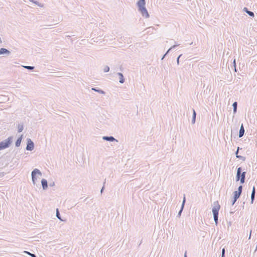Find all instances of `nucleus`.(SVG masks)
<instances>
[{
  "label": "nucleus",
  "instance_id": "nucleus-40",
  "mask_svg": "<svg viewBox=\"0 0 257 257\" xmlns=\"http://www.w3.org/2000/svg\"><path fill=\"white\" fill-rule=\"evenodd\" d=\"M186 253H187L186 251H185V254H184V257H187Z\"/></svg>",
  "mask_w": 257,
  "mask_h": 257
},
{
  "label": "nucleus",
  "instance_id": "nucleus-1",
  "mask_svg": "<svg viewBox=\"0 0 257 257\" xmlns=\"http://www.w3.org/2000/svg\"><path fill=\"white\" fill-rule=\"evenodd\" d=\"M146 1L145 0H139L137 2V6L138 7V11L141 13L142 15L146 18L149 17V14L148 11L145 7Z\"/></svg>",
  "mask_w": 257,
  "mask_h": 257
},
{
  "label": "nucleus",
  "instance_id": "nucleus-42",
  "mask_svg": "<svg viewBox=\"0 0 257 257\" xmlns=\"http://www.w3.org/2000/svg\"><path fill=\"white\" fill-rule=\"evenodd\" d=\"M87 199H88V198H87H87H86L85 199V200H84V201H86L87 200Z\"/></svg>",
  "mask_w": 257,
  "mask_h": 257
},
{
  "label": "nucleus",
  "instance_id": "nucleus-8",
  "mask_svg": "<svg viewBox=\"0 0 257 257\" xmlns=\"http://www.w3.org/2000/svg\"><path fill=\"white\" fill-rule=\"evenodd\" d=\"M185 202H186L185 195L184 194V197H183V199L181 207V209H180V211H179V212L178 213V216H179V217H180L181 216L182 212V211H183V210L184 209V207Z\"/></svg>",
  "mask_w": 257,
  "mask_h": 257
},
{
  "label": "nucleus",
  "instance_id": "nucleus-32",
  "mask_svg": "<svg viewBox=\"0 0 257 257\" xmlns=\"http://www.w3.org/2000/svg\"><path fill=\"white\" fill-rule=\"evenodd\" d=\"M33 3H34L35 4H36V5L38 6H40V7H41V5L39 4V3L37 1H34Z\"/></svg>",
  "mask_w": 257,
  "mask_h": 257
},
{
  "label": "nucleus",
  "instance_id": "nucleus-7",
  "mask_svg": "<svg viewBox=\"0 0 257 257\" xmlns=\"http://www.w3.org/2000/svg\"><path fill=\"white\" fill-rule=\"evenodd\" d=\"M102 139L104 141H108L110 142L114 141L118 142V141L112 136H104L102 137Z\"/></svg>",
  "mask_w": 257,
  "mask_h": 257
},
{
  "label": "nucleus",
  "instance_id": "nucleus-31",
  "mask_svg": "<svg viewBox=\"0 0 257 257\" xmlns=\"http://www.w3.org/2000/svg\"><path fill=\"white\" fill-rule=\"evenodd\" d=\"M105 182H104L103 183V187H102V188L101 189V190H100V193H101V194H102V193H103V190H104V184H105Z\"/></svg>",
  "mask_w": 257,
  "mask_h": 257
},
{
  "label": "nucleus",
  "instance_id": "nucleus-18",
  "mask_svg": "<svg viewBox=\"0 0 257 257\" xmlns=\"http://www.w3.org/2000/svg\"><path fill=\"white\" fill-rule=\"evenodd\" d=\"M232 107H233V113L235 114L237 111V102L236 101H235L233 103Z\"/></svg>",
  "mask_w": 257,
  "mask_h": 257
},
{
  "label": "nucleus",
  "instance_id": "nucleus-22",
  "mask_svg": "<svg viewBox=\"0 0 257 257\" xmlns=\"http://www.w3.org/2000/svg\"><path fill=\"white\" fill-rule=\"evenodd\" d=\"M56 216L59 220H63L61 218L60 214L58 208L56 209Z\"/></svg>",
  "mask_w": 257,
  "mask_h": 257
},
{
  "label": "nucleus",
  "instance_id": "nucleus-3",
  "mask_svg": "<svg viewBox=\"0 0 257 257\" xmlns=\"http://www.w3.org/2000/svg\"><path fill=\"white\" fill-rule=\"evenodd\" d=\"M220 206L217 201L214 202L213 206L212 209L214 220L215 224L217 225L218 223V212Z\"/></svg>",
  "mask_w": 257,
  "mask_h": 257
},
{
  "label": "nucleus",
  "instance_id": "nucleus-43",
  "mask_svg": "<svg viewBox=\"0 0 257 257\" xmlns=\"http://www.w3.org/2000/svg\"><path fill=\"white\" fill-rule=\"evenodd\" d=\"M142 241H141L140 242V243L139 245L142 243Z\"/></svg>",
  "mask_w": 257,
  "mask_h": 257
},
{
  "label": "nucleus",
  "instance_id": "nucleus-6",
  "mask_svg": "<svg viewBox=\"0 0 257 257\" xmlns=\"http://www.w3.org/2000/svg\"><path fill=\"white\" fill-rule=\"evenodd\" d=\"M34 149V143L31 139L28 138L27 139V147L26 150L27 151H32Z\"/></svg>",
  "mask_w": 257,
  "mask_h": 257
},
{
  "label": "nucleus",
  "instance_id": "nucleus-29",
  "mask_svg": "<svg viewBox=\"0 0 257 257\" xmlns=\"http://www.w3.org/2000/svg\"><path fill=\"white\" fill-rule=\"evenodd\" d=\"M182 54H180L177 58V63L178 65L179 64V59L182 56Z\"/></svg>",
  "mask_w": 257,
  "mask_h": 257
},
{
  "label": "nucleus",
  "instance_id": "nucleus-4",
  "mask_svg": "<svg viewBox=\"0 0 257 257\" xmlns=\"http://www.w3.org/2000/svg\"><path fill=\"white\" fill-rule=\"evenodd\" d=\"M13 137H8L7 139L0 142V151L8 148L10 147L13 142Z\"/></svg>",
  "mask_w": 257,
  "mask_h": 257
},
{
  "label": "nucleus",
  "instance_id": "nucleus-5",
  "mask_svg": "<svg viewBox=\"0 0 257 257\" xmlns=\"http://www.w3.org/2000/svg\"><path fill=\"white\" fill-rule=\"evenodd\" d=\"M37 175L41 176L42 173L38 169L35 168L32 171V173H31L32 180L33 182V184L34 185L36 184V181H37L36 175Z\"/></svg>",
  "mask_w": 257,
  "mask_h": 257
},
{
  "label": "nucleus",
  "instance_id": "nucleus-21",
  "mask_svg": "<svg viewBox=\"0 0 257 257\" xmlns=\"http://www.w3.org/2000/svg\"><path fill=\"white\" fill-rule=\"evenodd\" d=\"M179 45V44H176V45H174L172 46L166 52L167 54H168L170 52V51H171L173 49H174L175 48H176L177 46H178Z\"/></svg>",
  "mask_w": 257,
  "mask_h": 257
},
{
  "label": "nucleus",
  "instance_id": "nucleus-10",
  "mask_svg": "<svg viewBox=\"0 0 257 257\" xmlns=\"http://www.w3.org/2000/svg\"><path fill=\"white\" fill-rule=\"evenodd\" d=\"M244 131H244L243 124L242 123L241 124V126H240V127L239 129V134H238L239 138H241L243 137V136L244 134Z\"/></svg>",
  "mask_w": 257,
  "mask_h": 257
},
{
  "label": "nucleus",
  "instance_id": "nucleus-9",
  "mask_svg": "<svg viewBox=\"0 0 257 257\" xmlns=\"http://www.w3.org/2000/svg\"><path fill=\"white\" fill-rule=\"evenodd\" d=\"M42 186L43 190H46L48 188V182L46 179H42L41 180Z\"/></svg>",
  "mask_w": 257,
  "mask_h": 257
},
{
  "label": "nucleus",
  "instance_id": "nucleus-16",
  "mask_svg": "<svg viewBox=\"0 0 257 257\" xmlns=\"http://www.w3.org/2000/svg\"><path fill=\"white\" fill-rule=\"evenodd\" d=\"M22 135L19 137L16 141V143H15V145H16V147H19L21 145V142H22Z\"/></svg>",
  "mask_w": 257,
  "mask_h": 257
},
{
  "label": "nucleus",
  "instance_id": "nucleus-25",
  "mask_svg": "<svg viewBox=\"0 0 257 257\" xmlns=\"http://www.w3.org/2000/svg\"><path fill=\"white\" fill-rule=\"evenodd\" d=\"M255 199V195L251 194V202L250 203L252 204Z\"/></svg>",
  "mask_w": 257,
  "mask_h": 257
},
{
  "label": "nucleus",
  "instance_id": "nucleus-36",
  "mask_svg": "<svg viewBox=\"0 0 257 257\" xmlns=\"http://www.w3.org/2000/svg\"><path fill=\"white\" fill-rule=\"evenodd\" d=\"M168 54H167V53H166L163 56V57L162 58V60H163L166 56V55H167Z\"/></svg>",
  "mask_w": 257,
  "mask_h": 257
},
{
  "label": "nucleus",
  "instance_id": "nucleus-30",
  "mask_svg": "<svg viewBox=\"0 0 257 257\" xmlns=\"http://www.w3.org/2000/svg\"><path fill=\"white\" fill-rule=\"evenodd\" d=\"M255 187L253 186L251 194L255 195Z\"/></svg>",
  "mask_w": 257,
  "mask_h": 257
},
{
  "label": "nucleus",
  "instance_id": "nucleus-34",
  "mask_svg": "<svg viewBox=\"0 0 257 257\" xmlns=\"http://www.w3.org/2000/svg\"><path fill=\"white\" fill-rule=\"evenodd\" d=\"M239 150V147H238L236 151L235 152L236 156H237V155H238V154Z\"/></svg>",
  "mask_w": 257,
  "mask_h": 257
},
{
  "label": "nucleus",
  "instance_id": "nucleus-41",
  "mask_svg": "<svg viewBox=\"0 0 257 257\" xmlns=\"http://www.w3.org/2000/svg\"><path fill=\"white\" fill-rule=\"evenodd\" d=\"M30 2L33 3L34 0H29Z\"/></svg>",
  "mask_w": 257,
  "mask_h": 257
},
{
  "label": "nucleus",
  "instance_id": "nucleus-28",
  "mask_svg": "<svg viewBox=\"0 0 257 257\" xmlns=\"http://www.w3.org/2000/svg\"><path fill=\"white\" fill-rule=\"evenodd\" d=\"M25 252L26 253H27V254H29L31 257H37L36 254H35L34 253H30V252H28V251H25Z\"/></svg>",
  "mask_w": 257,
  "mask_h": 257
},
{
  "label": "nucleus",
  "instance_id": "nucleus-17",
  "mask_svg": "<svg viewBox=\"0 0 257 257\" xmlns=\"http://www.w3.org/2000/svg\"><path fill=\"white\" fill-rule=\"evenodd\" d=\"M193 110V115H192V123L194 124L195 123L196 121V113L195 110L194 109H192Z\"/></svg>",
  "mask_w": 257,
  "mask_h": 257
},
{
  "label": "nucleus",
  "instance_id": "nucleus-26",
  "mask_svg": "<svg viewBox=\"0 0 257 257\" xmlns=\"http://www.w3.org/2000/svg\"><path fill=\"white\" fill-rule=\"evenodd\" d=\"M225 248H223L222 249V251H221V257H225Z\"/></svg>",
  "mask_w": 257,
  "mask_h": 257
},
{
  "label": "nucleus",
  "instance_id": "nucleus-39",
  "mask_svg": "<svg viewBox=\"0 0 257 257\" xmlns=\"http://www.w3.org/2000/svg\"><path fill=\"white\" fill-rule=\"evenodd\" d=\"M251 233V230H250V235H249V239L250 238Z\"/></svg>",
  "mask_w": 257,
  "mask_h": 257
},
{
  "label": "nucleus",
  "instance_id": "nucleus-2",
  "mask_svg": "<svg viewBox=\"0 0 257 257\" xmlns=\"http://www.w3.org/2000/svg\"><path fill=\"white\" fill-rule=\"evenodd\" d=\"M246 172L245 171L242 172L241 167H239L237 168L235 180L236 182L240 181V183L243 184L245 183V176Z\"/></svg>",
  "mask_w": 257,
  "mask_h": 257
},
{
  "label": "nucleus",
  "instance_id": "nucleus-23",
  "mask_svg": "<svg viewBox=\"0 0 257 257\" xmlns=\"http://www.w3.org/2000/svg\"><path fill=\"white\" fill-rule=\"evenodd\" d=\"M25 68L29 70H33L34 69V66H23Z\"/></svg>",
  "mask_w": 257,
  "mask_h": 257
},
{
  "label": "nucleus",
  "instance_id": "nucleus-38",
  "mask_svg": "<svg viewBox=\"0 0 257 257\" xmlns=\"http://www.w3.org/2000/svg\"><path fill=\"white\" fill-rule=\"evenodd\" d=\"M168 54H167V53H166L163 56V57L162 58V60H163L166 56V55H167Z\"/></svg>",
  "mask_w": 257,
  "mask_h": 257
},
{
  "label": "nucleus",
  "instance_id": "nucleus-33",
  "mask_svg": "<svg viewBox=\"0 0 257 257\" xmlns=\"http://www.w3.org/2000/svg\"><path fill=\"white\" fill-rule=\"evenodd\" d=\"M233 66L234 67V69H235V71H236V63H235V59L233 61Z\"/></svg>",
  "mask_w": 257,
  "mask_h": 257
},
{
  "label": "nucleus",
  "instance_id": "nucleus-15",
  "mask_svg": "<svg viewBox=\"0 0 257 257\" xmlns=\"http://www.w3.org/2000/svg\"><path fill=\"white\" fill-rule=\"evenodd\" d=\"M91 90L93 91H94L95 92H97L99 93H100V94H105V92L103 90H102L99 88H96V87H93L91 88Z\"/></svg>",
  "mask_w": 257,
  "mask_h": 257
},
{
  "label": "nucleus",
  "instance_id": "nucleus-24",
  "mask_svg": "<svg viewBox=\"0 0 257 257\" xmlns=\"http://www.w3.org/2000/svg\"><path fill=\"white\" fill-rule=\"evenodd\" d=\"M109 67L108 66H105L104 68V72H108L109 71Z\"/></svg>",
  "mask_w": 257,
  "mask_h": 257
},
{
  "label": "nucleus",
  "instance_id": "nucleus-12",
  "mask_svg": "<svg viewBox=\"0 0 257 257\" xmlns=\"http://www.w3.org/2000/svg\"><path fill=\"white\" fill-rule=\"evenodd\" d=\"M240 196V195L233 192V199L232 201V205H233L234 204L237 200L239 198Z\"/></svg>",
  "mask_w": 257,
  "mask_h": 257
},
{
  "label": "nucleus",
  "instance_id": "nucleus-19",
  "mask_svg": "<svg viewBox=\"0 0 257 257\" xmlns=\"http://www.w3.org/2000/svg\"><path fill=\"white\" fill-rule=\"evenodd\" d=\"M242 191V186L240 185L238 186L237 190L234 191V192L241 195Z\"/></svg>",
  "mask_w": 257,
  "mask_h": 257
},
{
  "label": "nucleus",
  "instance_id": "nucleus-13",
  "mask_svg": "<svg viewBox=\"0 0 257 257\" xmlns=\"http://www.w3.org/2000/svg\"><path fill=\"white\" fill-rule=\"evenodd\" d=\"M243 12L247 13L250 17H254V13L251 11H249L247 8L244 7L243 9Z\"/></svg>",
  "mask_w": 257,
  "mask_h": 257
},
{
  "label": "nucleus",
  "instance_id": "nucleus-35",
  "mask_svg": "<svg viewBox=\"0 0 257 257\" xmlns=\"http://www.w3.org/2000/svg\"><path fill=\"white\" fill-rule=\"evenodd\" d=\"M54 185H55V183H54V182L50 183L49 184V186H50V187H53V186H54Z\"/></svg>",
  "mask_w": 257,
  "mask_h": 257
},
{
  "label": "nucleus",
  "instance_id": "nucleus-37",
  "mask_svg": "<svg viewBox=\"0 0 257 257\" xmlns=\"http://www.w3.org/2000/svg\"><path fill=\"white\" fill-rule=\"evenodd\" d=\"M168 54H167V53H166L163 56V57L162 58V60H163L166 56V55H167Z\"/></svg>",
  "mask_w": 257,
  "mask_h": 257
},
{
  "label": "nucleus",
  "instance_id": "nucleus-27",
  "mask_svg": "<svg viewBox=\"0 0 257 257\" xmlns=\"http://www.w3.org/2000/svg\"><path fill=\"white\" fill-rule=\"evenodd\" d=\"M236 157L237 158H238V159L242 160L243 161H244L245 159V158L244 157H243V156H240V155H237V156H236Z\"/></svg>",
  "mask_w": 257,
  "mask_h": 257
},
{
  "label": "nucleus",
  "instance_id": "nucleus-20",
  "mask_svg": "<svg viewBox=\"0 0 257 257\" xmlns=\"http://www.w3.org/2000/svg\"><path fill=\"white\" fill-rule=\"evenodd\" d=\"M24 130V125L23 124H19L18 126V133L22 132Z\"/></svg>",
  "mask_w": 257,
  "mask_h": 257
},
{
  "label": "nucleus",
  "instance_id": "nucleus-14",
  "mask_svg": "<svg viewBox=\"0 0 257 257\" xmlns=\"http://www.w3.org/2000/svg\"><path fill=\"white\" fill-rule=\"evenodd\" d=\"M10 53H11V52L6 48H2L0 49V55L5 54H7L9 55Z\"/></svg>",
  "mask_w": 257,
  "mask_h": 257
},
{
  "label": "nucleus",
  "instance_id": "nucleus-11",
  "mask_svg": "<svg viewBox=\"0 0 257 257\" xmlns=\"http://www.w3.org/2000/svg\"><path fill=\"white\" fill-rule=\"evenodd\" d=\"M117 75L119 76V82L120 83H123L125 81V79L124 78V76L122 74V73H120V72H118L117 73Z\"/></svg>",
  "mask_w": 257,
  "mask_h": 257
}]
</instances>
